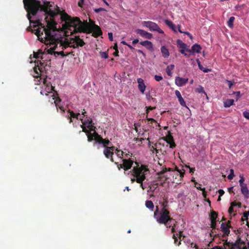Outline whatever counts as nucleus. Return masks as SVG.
<instances>
[{
    "label": "nucleus",
    "mask_w": 249,
    "mask_h": 249,
    "mask_svg": "<svg viewBox=\"0 0 249 249\" xmlns=\"http://www.w3.org/2000/svg\"><path fill=\"white\" fill-rule=\"evenodd\" d=\"M234 177V171L233 169H230V174L227 176V178L229 180H231Z\"/></svg>",
    "instance_id": "49530a36"
},
{
    "label": "nucleus",
    "mask_w": 249,
    "mask_h": 249,
    "mask_svg": "<svg viewBox=\"0 0 249 249\" xmlns=\"http://www.w3.org/2000/svg\"><path fill=\"white\" fill-rule=\"evenodd\" d=\"M196 91L198 93H205L203 88L201 86L196 89Z\"/></svg>",
    "instance_id": "8fccbe9b"
},
{
    "label": "nucleus",
    "mask_w": 249,
    "mask_h": 249,
    "mask_svg": "<svg viewBox=\"0 0 249 249\" xmlns=\"http://www.w3.org/2000/svg\"><path fill=\"white\" fill-rule=\"evenodd\" d=\"M201 50V47L200 45L198 44H194L192 47L191 50L186 49V51L189 52H192V53H200V50Z\"/></svg>",
    "instance_id": "412c9836"
},
{
    "label": "nucleus",
    "mask_w": 249,
    "mask_h": 249,
    "mask_svg": "<svg viewBox=\"0 0 249 249\" xmlns=\"http://www.w3.org/2000/svg\"><path fill=\"white\" fill-rule=\"evenodd\" d=\"M60 18L62 21H65L67 29L72 28L76 32L92 33L93 36L96 37L102 34L100 26L94 22L92 25H90L87 21L83 22L77 17L72 18L65 12L62 14Z\"/></svg>",
    "instance_id": "7ed1b4c3"
},
{
    "label": "nucleus",
    "mask_w": 249,
    "mask_h": 249,
    "mask_svg": "<svg viewBox=\"0 0 249 249\" xmlns=\"http://www.w3.org/2000/svg\"><path fill=\"white\" fill-rule=\"evenodd\" d=\"M87 128L89 129V130L90 131V132H91V131H94V132H96L95 131L96 127H95V126H94V124L93 123L90 125H88L87 126Z\"/></svg>",
    "instance_id": "de8ad7c7"
},
{
    "label": "nucleus",
    "mask_w": 249,
    "mask_h": 249,
    "mask_svg": "<svg viewBox=\"0 0 249 249\" xmlns=\"http://www.w3.org/2000/svg\"><path fill=\"white\" fill-rule=\"evenodd\" d=\"M216 221H211V227L212 228L211 231V233H210L211 236H212V233H214L215 231V230L216 228Z\"/></svg>",
    "instance_id": "72a5a7b5"
},
{
    "label": "nucleus",
    "mask_w": 249,
    "mask_h": 249,
    "mask_svg": "<svg viewBox=\"0 0 249 249\" xmlns=\"http://www.w3.org/2000/svg\"><path fill=\"white\" fill-rule=\"evenodd\" d=\"M171 171V168H166L165 167V168H163L162 170L159 173V175L160 176H161L167 171Z\"/></svg>",
    "instance_id": "37998d69"
},
{
    "label": "nucleus",
    "mask_w": 249,
    "mask_h": 249,
    "mask_svg": "<svg viewBox=\"0 0 249 249\" xmlns=\"http://www.w3.org/2000/svg\"><path fill=\"white\" fill-rule=\"evenodd\" d=\"M147 140L148 141V147L149 148L150 152L152 153H156L157 154L159 153V151H161V149H159V145H161V144L160 142H156L153 143L149 141V139L148 138Z\"/></svg>",
    "instance_id": "9d476101"
},
{
    "label": "nucleus",
    "mask_w": 249,
    "mask_h": 249,
    "mask_svg": "<svg viewBox=\"0 0 249 249\" xmlns=\"http://www.w3.org/2000/svg\"><path fill=\"white\" fill-rule=\"evenodd\" d=\"M87 136L88 137V141L89 142H92L95 139V135L94 134V132L92 133L91 132H90L87 135Z\"/></svg>",
    "instance_id": "f704fd0d"
},
{
    "label": "nucleus",
    "mask_w": 249,
    "mask_h": 249,
    "mask_svg": "<svg viewBox=\"0 0 249 249\" xmlns=\"http://www.w3.org/2000/svg\"><path fill=\"white\" fill-rule=\"evenodd\" d=\"M196 188L198 190L202 191L203 196H204V197L206 198V194L205 188H198L197 187H196Z\"/></svg>",
    "instance_id": "864d4df0"
},
{
    "label": "nucleus",
    "mask_w": 249,
    "mask_h": 249,
    "mask_svg": "<svg viewBox=\"0 0 249 249\" xmlns=\"http://www.w3.org/2000/svg\"><path fill=\"white\" fill-rule=\"evenodd\" d=\"M146 119L148 122L149 125L154 128L160 129V124L155 119L149 118L147 117H146Z\"/></svg>",
    "instance_id": "2eb2a0df"
},
{
    "label": "nucleus",
    "mask_w": 249,
    "mask_h": 249,
    "mask_svg": "<svg viewBox=\"0 0 249 249\" xmlns=\"http://www.w3.org/2000/svg\"><path fill=\"white\" fill-rule=\"evenodd\" d=\"M196 62H197V63L198 66L199 67V69L200 70H201L202 71H203V72H207L208 71H211L210 69L205 68L203 67V66L201 65V64L200 63V61L198 59H196Z\"/></svg>",
    "instance_id": "c85d7f7f"
},
{
    "label": "nucleus",
    "mask_w": 249,
    "mask_h": 249,
    "mask_svg": "<svg viewBox=\"0 0 249 249\" xmlns=\"http://www.w3.org/2000/svg\"><path fill=\"white\" fill-rule=\"evenodd\" d=\"M233 99H227L225 102H224V106L225 107H229L233 104Z\"/></svg>",
    "instance_id": "cd10ccee"
},
{
    "label": "nucleus",
    "mask_w": 249,
    "mask_h": 249,
    "mask_svg": "<svg viewBox=\"0 0 249 249\" xmlns=\"http://www.w3.org/2000/svg\"><path fill=\"white\" fill-rule=\"evenodd\" d=\"M249 216V211H245L243 213V217L246 219L248 220V217Z\"/></svg>",
    "instance_id": "13d9d810"
},
{
    "label": "nucleus",
    "mask_w": 249,
    "mask_h": 249,
    "mask_svg": "<svg viewBox=\"0 0 249 249\" xmlns=\"http://www.w3.org/2000/svg\"><path fill=\"white\" fill-rule=\"evenodd\" d=\"M24 7L27 12V17L30 22V27H33V25H37V21H31L30 14L33 16L36 15L38 10L42 11L44 13L45 17H52L56 16L60 13V9L57 5L54 6V8H52L54 5L53 2L50 1H44L42 4L40 2L37 0H23Z\"/></svg>",
    "instance_id": "f03ea898"
},
{
    "label": "nucleus",
    "mask_w": 249,
    "mask_h": 249,
    "mask_svg": "<svg viewBox=\"0 0 249 249\" xmlns=\"http://www.w3.org/2000/svg\"><path fill=\"white\" fill-rule=\"evenodd\" d=\"M217 216V213L215 211L212 210L210 214V219L211 221H216V219Z\"/></svg>",
    "instance_id": "bb28decb"
},
{
    "label": "nucleus",
    "mask_w": 249,
    "mask_h": 249,
    "mask_svg": "<svg viewBox=\"0 0 249 249\" xmlns=\"http://www.w3.org/2000/svg\"><path fill=\"white\" fill-rule=\"evenodd\" d=\"M163 139L167 143L169 144L170 148H174L176 146V144L174 141L173 137L170 134H169L165 137H164Z\"/></svg>",
    "instance_id": "ddd939ff"
},
{
    "label": "nucleus",
    "mask_w": 249,
    "mask_h": 249,
    "mask_svg": "<svg viewBox=\"0 0 249 249\" xmlns=\"http://www.w3.org/2000/svg\"><path fill=\"white\" fill-rule=\"evenodd\" d=\"M101 56L102 57L107 59L108 57V54L107 52H100Z\"/></svg>",
    "instance_id": "3c124183"
},
{
    "label": "nucleus",
    "mask_w": 249,
    "mask_h": 249,
    "mask_svg": "<svg viewBox=\"0 0 249 249\" xmlns=\"http://www.w3.org/2000/svg\"><path fill=\"white\" fill-rule=\"evenodd\" d=\"M94 134L95 135L94 140L96 141L97 142L101 143L102 141H103V138L96 132H94Z\"/></svg>",
    "instance_id": "473e14b6"
},
{
    "label": "nucleus",
    "mask_w": 249,
    "mask_h": 249,
    "mask_svg": "<svg viewBox=\"0 0 249 249\" xmlns=\"http://www.w3.org/2000/svg\"><path fill=\"white\" fill-rule=\"evenodd\" d=\"M103 153L105 156L106 158L109 159L112 162H114V159L113 158V156L114 155V152L109 150L107 148H105L103 151Z\"/></svg>",
    "instance_id": "dca6fc26"
},
{
    "label": "nucleus",
    "mask_w": 249,
    "mask_h": 249,
    "mask_svg": "<svg viewBox=\"0 0 249 249\" xmlns=\"http://www.w3.org/2000/svg\"><path fill=\"white\" fill-rule=\"evenodd\" d=\"M183 241L185 242H186L188 243H190V246L191 247H192V248H195L196 249H198V246L196 244H194L193 242H190L188 240H186L185 238L184 239Z\"/></svg>",
    "instance_id": "a18cd8bd"
},
{
    "label": "nucleus",
    "mask_w": 249,
    "mask_h": 249,
    "mask_svg": "<svg viewBox=\"0 0 249 249\" xmlns=\"http://www.w3.org/2000/svg\"><path fill=\"white\" fill-rule=\"evenodd\" d=\"M186 167L189 169L190 173H194V172L195 171V168H191V167H190L189 166H186Z\"/></svg>",
    "instance_id": "338daca9"
},
{
    "label": "nucleus",
    "mask_w": 249,
    "mask_h": 249,
    "mask_svg": "<svg viewBox=\"0 0 249 249\" xmlns=\"http://www.w3.org/2000/svg\"><path fill=\"white\" fill-rule=\"evenodd\" d=\"M183 231H179L178 232V237L180 239V240L177 243L178 239L176 235L174 234L173 235V238L174 239V243L177 244L178 246H179L181 244V241L183 240L185 238V236L183 235Z\"/></svg>",
    "instance_id": "6ab92c4d"
},
{
    "label": "nucleus",
    "mask_w": 249,
    "mask_h": 249,
    "mask_svg": "<svg viewBox=\"0 0 249 249\" xmlns=\"http://www.w3.org/2000/svg\"><path fill=\"white\" fill-rule=\"evenodd\" d=\"M140 43L145 47L148 50L153 51L154 50L153 45L151 41L149 40L142 41Z\"/></svg>",
    "instance_id": "aec40b11"
},
{
    "label": "nucleus",
    "mask_w": 249,
    "mask_h": 249,
    "mask_svg": "<svg viewBox=\"0 0 249 249\" xmlns=\"http://www.w3.org/2000/svg\"><path fill=\"white\" fill-rule=\"evenodd\" d=\"M143 27L148 28L150 31H157L159 33L164 34V31L160 29V27L158 26V24L153 21H142V23Z\"/></svg>",
    "instance_id": "0eeeda50"
},
{
    "label": "nucleus",
    "mask_w": 249,
    "mask_h": 249,
    "mask_svg": "<svg viewBox=\"0 0 249 249\" xmlns=\"http://www.w3.org/2000/svg\"><path fill=\"white\" fill-rule=\"evenodd\" d=\"M234 20V17H230L227 21V24L228 27L230 28H232L233 27V23Z\"/></svg>",
    "instance_id": "4c0bfd02"
},
{
    "label": "nucleus",
    "mask_w": 249,
    "mask_h": 249,
    "mask_svg": "<svg viewBox=\"0 0 249 249\" xmlns=\"http://www.w3.org/2000/svg\"><path fill=\"white\" fill-rule=\"evenodd\" d=\"M161 205V209L160 210H168V201L167 198H164L163 201L161 203H160Z\"/></svg>",
    "instance_id": "393cba45"
},
{
    "label": "nucleus",
    "mask_w": 249,
    "mask_h": 249,
    "mask_svg": "<svg viewBox=\"0 0 249 249\" xmlns=\"http://www.w3.org/2000/svg\"><path fill=\"white\" fill-rule=\"evenodd\" d=\"M107 148L109 150L112 151V152H114V151L116 152V149H117L115 148L114 146H110Z\"/></svg>",
    "instance_id": "052dcab7"
},
{
    "label": "nucleus",
    "mask_w": 249,
    "mask_h": 249,
    "mask_svg": "<svg viewBox=\"0 0 249 249\" xmlns=\"http://www.w3.org/2000/svg\"><path fill=\"white\" fill-rule=\"evenodd\" d=\"M145 206L146 208H148L149 210L151 211H153V209L154 208V205L151 200H147L145 202Z\"/></svg>",
    "instance_id": "7c9ffc66"
},
{
    "label": "nucleus",
    "mask_w": 249,
    "mask_h": 249,
    "mask_svg": "<svg viewBox=\"0 0 249 249\" xmlns=\"http://www.w3.org/2000/svg\"><path fill=\"white\" fill-rule=\"evenodd\" d=\"M230 228H231V226L230 221L225 222L224 223H221L220 228L221 229V231L223 232L222 235V237H224L229 234Z\"/></svg>",
    "instance_id": "1a4fd4ad"
},
{
    "label": "nucleus",
    "mask_w": 249,
    "mask_h": 249,
    "mask_svg": "<svg viewBox=\"0 0 249 249\" xmlns=\"http://www.w3.org/2000/svg\"><path fill=\"white\" fill-rule=\"evenodd\" d=\"M100 144H102L105 148H106L110 145V142L108 139H103Z\"/></svg>",
    "instance_id": "c9c22d12"
},
{
    "label": "nucleus",
    "mask_w": 249,
    "mask_h": 249,
    "mask_svg": "<svg viewBox=\"0 0 249 249\" xmlns=\"http://www.w3.org/2000/svg\"><path fill=\"white\" fill-rule=\"evenodd\" d=\"M93 123V121L91 118L88 119L87 120L84 121L82 122V125L85 126H88V125H90Z\"/></svg>",
    "instance_id": "58836bf2"
},
{
    "label": "nucleus",
    "mask_w": 249,
    "mask_h": 249,
    "mask_svg": "<svg viewBox=\"0 0 249 249\" xmlns=\"http://www.w3.org/2000/svg\"><path fill=\"white\" fill-rule=\"evenodd\" d=\"M240 190H241V194L243 195L244 197L246 199H249V191L247 184L240 186Z\"/></svg>",
    "instance_id": "a211bd4d"
},
{
    "label": "nucleus",
    "mask_w": 249,
    "mask_h": 249,
    "mask_svg": "<svg viewBox=\"0 0 249 249\" xmlns=\"http://www.w3.org/2000/svg\"><path fill=\"white\" fill-rule=\"evenodd\" d=\"M239 178H240V179L238 181L239 186L245 185L246 183H244L245 182V178L242 175H239Z\"/></svg>",
    "instance_id": "c03bdc74"
},
{
    "label": "nucleus",
    "mask_w": 249,
    "mask_h": 249,
    "mask_svg": "<svg viewBox=\"0 0 249 249\" xmlns=\"http://www.w3.org/2000/svg\"><path fill=\"white\" fill-rule=\"evenodd\" d=\"M165 23L166 25H167L169 28L172 29L175 32H176L177 30L176 29L175 24L171 21V20H169V19H166L165 20Z\"/></svg>",
    "instance_id": "a878e982"
},
{
    "label": "nucleus",
    "mask_w": 249,
    "mask_h": 249,
    "mask_svg": "<svg viewBox=\"0 0 249 249\" xmlns=\"http://www.w3.org/2000/svg\"><path fill=\"white\" fill-rule=\"evenodd\" d=\"M115 153L118 157L121 158L122 160L123 159H124L123 158V155L124 153L123 151H122L121 150H119L118 149H116Z\"/></svg>",
    "instance_id": "e433bc0d"
},
{
    "label": "nucleus",
    "mask_w": 249,
    "mask_h": 249,
    "mask_svg": "<svg viewBox=\"0 0 249 249\" xmlns=\"http://www.w3.org/2000/svg\"><path fill=\"white\" fill-rule=\"evenodd\" d=\"M226 82L228 83L229 88L231 89L232 86L233 85L234 82L229 80H226Z\"/></svg>",
    "instance_id": "4d7b16f0"
},
{
    "label": "nucleus",
    "mask_w": 249,
    "mask_h": 249,
    "mask_svg": "<svg viewBox=\"0 0 249 249\" xmlns=\"http://www.w3.org/2000/svg\"><path fill=\"white\" fill-rule=\"evenodd\" d=\"M84 1H85V0H80V1L78 3L79 7L82 8L84 3Z\"/></svg>",
    "instance_id": "0e129e2a"
},
{
    "label": "nucleus",
    "mask_w": 249,
    "mask_h": 249,
    "mask_svg": "<svg viewBox=\"0 0 249 249\" xmlns=\"http://www.w3.org/2000/svg\"><path fill=\"white\" fill-rule=\"evenodd\" d=\"M137 165L134 167L132 170V175L136 178L137 183H142L146 178V175L149 172V169L143 165L140 166L137 162Z\"/></svg>",
    "instance_id": "39448f33"
},
{
    "label": "nucleus",
    "mask_w": 249,
    "mask_h": 249,
    "mask_svg": "<svg viewBox=\"0 0 249 249\" xmlns=\"http://www.w3.org/2000/svg\"><path fill=\"white\" fill-rule=\"evenodd\" d=\"M137 82L138 83L139 89L142 93H144L145 90L146 86L145 85L143 80L141 78H139L137 79Z\"/></svg>",
    "instance_id": "f3484780"
},
{
    "label": "nucleus",
    "mask_w": 249,
    "mask_h": 249,
    "mask_svg": "<svg viewBox=\"0 0 249 249\" xmlns=\"http://www.w3.org/2000/svg\"><path fill=\"white\" fill-rule=\"evenodd\" d=\"M243 116L246 119L249 120V112L247 111H245L243 112Z\"/></svg>",
    "instance_id": "bf43d9fd"
},
{
    "label": "nucleus",
    "mask_w": 249,
    "mask_h": 249,
    "mask_svg": "<svg viewBox=\"0 0 249 249\" xmlns=\"http://www.w3.org/2000/svg\"><path fill=\"white\" fill-rule=\"evenodd\" d=\"M154 78L157 81H160L163 79V77L160 75H155L154 76Z\"/></svg>",
    "instance_id": "5fc2aeb1"
},
{
    "label": "nucleus",
    "mask_w": 249,
    "mask_h": 249,
    "mask_svg": "<svg viewBox=\"0 0 249 249\" xmlns=\"http://www.w3.org/2000/svg\"><path fill=\"white\" fill-rule=\"evenodd\" d=\"M160 50L162 55L164 58H167L169 56V52L168 49L165 46H161Z\"/></svg>",
    "instance_id": "5701e85b"
},
{
    "label": "nucleus",
    "mask_w": 249,
    "mask_h": 249,
    "mask_svg": "<svg viewBox=\"0 0 249 249\" xmlns=\"http://www.w3.org/2000/svg\"><path fill=\"white\" fill-rule=\"evenodd\" d=\"M177 44L178 46L181 49H186V44L182 42L180 39H178L177 40Z\"/></svg>",
    "instance_id": "c756f323"
},
{
    "label": "nucleus",
    "mask_w": 249,
    "mask_h": 249,
    "mask_svg": "<svg viewBox=\"0 0 249 249\" xmlns=\"http://www.w3.org/2000/svg\"><path fill=\"white\" fill-rule=\"evenodd\" d=\"M135 33L141 36L146 38L150 39L152 38L153 35L151 33L148 32L143 29H136Z\"/></svg>",
    "instance_id": "f8f14e48"
},
{
    "label": "nucleus",
    "mask_w": 249,
    "mask_h": 249,
    "mask_svg": "<svg viewBox=\"0 0 249 249\" xmlns=\"http://www.w3.org/2000/svg\"><path fill=\"white\" fill-rule=\"evenodd\" d=\"M48 17L45 18V21L47 22V28L45 27L39 21H37V25H33L34 29H30L29 27V31L34 32L37 36L38 39L42 42L46 44L48 47L45 49L49 54H57L63 56L69 55L71 53H67L65 54L64 52L60 51V49H64L70 47L76 48L78 46L77 44L71 45L68 38L63 37L61 34H57L58 30L56 25L57 22L55 21V18Z\"/></svg>",
    "instance_id": "f257e3e1"
},
{
    "label": "nucleus",
    "mask_w": 249,
    "mask_h": 249,
    "mask_svg": "<svg viewBox=\"0 0 249 249\" xmlns=\"http://www.w3.org/2000/svg\"><path fill=\"white\" fill-rule=\"evenodd\" d=\"M94 11L96 13H99V12H100V11H107V10L103 8H100L98 9H94Z\"/></svg>",
    "instance_id": "6e6d98bb"
},
{
    "label": "nucleus",
    "mask_w": 249,
    "mask_h": 249,
    "mask_svg": "<svg viewBox=\"0 0 249 249\" xmlns=\"http://www.w3.org/2000/svg\"><path fill=\"white\" fill-rule=\"evenodd\" d=\"M218 193L219 195L220 196H222L224 195V192L222 190H219L218 191Z\"/></svg>",
    "instance_id": "774afa93"
},
{
    "label": "nucleus",
    "mask_w": 249,
    "mask_h": 249,
    "mask_svg": "<svg viewBox=\"0 0 249 249\" xmlns=\"http://www.w3.org/2000/svg\"><path fill=\"white\" fill-rule=\"evenodd\" d=\"M175 93L176 96L178 98L181 97V95L178 90H175Z\"/></svg>",
    "instance_id": "680f3d73"
},
{
    "label": "nucleus",
    "mask_w": 249,
    "mask_h": 249,
    "mask_svg": "<svg viewBox=\"0 0 249 249\" xmlns=\"http://www.w3.org/2000/svg\"><path fill=\"white\" fill-rule=\"evenodd\" d=\"M188 81V78H184L181 77H176L175 78V84L179 87H182L185 85Z\"/></svg>",
    "instance_id": "4468645a"
},
{
    "label": "nucleus",
    "mask_w": 249,
    "mask_h": 249,
    "mask_svg": "<svg viewBox=\"0 0 249 249\" xmlns=\"http://www.w3.org/2000/svg\"><path fill=\"white\" fill-rule=\"evenodd\" d=\"M178 102H179L180 105L181 106L185 107L188 108V107L186 106V103L182 96L181 97L178 98Z\"/></svg>",
    "instance_id": "a19ab883"
},
{
    "label": "nucleus",
    "mask_w": 249,
    "mask_h": 249,
    "mask_svg": "<svg viewBox=\"0 0 249 249\" xmlns=\"http://www.w3.org/2000/svg\"><path fill=\"white\" fill-rule=\"evenodd\" d=\"M154 217L159 224H164L167 228L171 227L170 223L174 220L170 215L169 210H159V206H156Z\"/></svg>",
    "instance_id": "20e7f679"
},
{
    "label": "nucleus",
    "mask_w": 249,
    "mask_h": 249,
    "mask_svg": "<svg viewBox=\"0 0 249 249\" xmlns=\"http://www.w3.org/2000/svg\"><path fill=\"white\" fill-rule=\"evenodd\" d=\"M81 126L82 128V131L86 133V135L90 132V131L87 128V126L82 124Z\"/></svg>",
    "instance_id": "09e8293b"
},
{
    "label": "nucleus",
    "mask_w": 249,
    "mask_h": 249,
    "mask_svg": "<svg viewBox=\"0 0 249 249\" xmlns=\"http://www.w3.org/2000/svg\"><path fill=\"white\" fill-rule=\"evenodd\" d=\"M211 249H225V248L222 246H215L214 247H213Z\"/></svg>",
    "instance_id": "69168bd1"
},
{
    "label": "nucleus",
    "mask_w": 249,
    "mask_h": 249,
    "mask_svg": "<svg viewBox=\"0 0 249 249\" xmlns=\"http://www.w3.org/2000/svg\"><path fill=\"white\" fill-rule=\"evenodd\" d=\"M61 101V98L57 96L55 99L53 101V103L55 104V107H56V109L58 110V108H59L62 112V113H64L65 112V109L62 106H59L58 105V103L60 102Z\"/></svg>",
    "instance_id": "b1692460"
},
{
    "label": "nucleus",
    "mask_w": 249,
    "mask_h": 249,
    "mask_svg": "<svg viewBox=\"0 0 249 249\" xmlns=\"http://www.w3.org/2000/svg\"><path fill=\"white\" fill-rule=\"evenodd\" d=\"M174 65L171 64L170 65H169L167 67L166 69V72L168 75L171 76L172 72L171 71L173 70L174 68Z\"/></svg>",
    "instance_id": "2f4dec72"
},
{
    "label": "nucleus",
    "mask_w": 249,
    "mask_h": 249,
    "mask_svg": "<svg viewBox=\"0 0 249 249\" xmlns=\"http://www.w3.org/2000/svg\"><path fill=\"white\" fill-rule=\"evenodd\" d=\"M178 173L177 174V176L179 178V181H182L183 178L184 177V171L181 172L180 170H178Z\"/></svg>",
    "instance_id": "ea45409f"
},
{
    "label": "nucleus",
    "mask_w": 249,
    "mask_h": 249,
    "mask_svg": "<svg viewBox=\"0 0 249 249\" xmlns=\"http://www.w3.org/2000/svg\"><path fill=\"white\" fill-rule=\"evenodd\" d=\"M146 98L147 100H149L150 99H154V98L152 97V96L150 95V92L147 93L146 94Z\"/></svg>",
    "instance_id": "e2e57ef3"
},
{
    "label": "nucleus",
    "mask_w": 249,
    "mask_h": 249,
    "mask_svg": "<svg viewBox=\"0 0 249 249\" xmlns=\"http://www.w3.org/2000/svg\"><path fill=\"white\" fill-rule=\"evenodd\" d=\"M48 63L50 64V60L46 61L45 60H42L36 61V65L34 68V71L36 74V75H34L35 77H39L40 79H42L40 76V73L42 71L43 69H44L45 70L48 69L47 67H49V66L47 64Z\"/></svg>",
    "instance_id": "423d86ee"
},
{
    "label": "nucleus",
    "mask_w": 249,
    "mask_h": 249,
    "mask_svg": "<svg viewBox=\"0 0 249 249\" xmlns=\"http://www.w3.org/2000/svg\"><path fill=\"white\" fill-rule=\"evenodd\" d=\"M69 112L71 113V116H73V118H76L77 119H79V116H80V113H75L73 111L69 110Z\"/></svg>",
    "instance_id": "79ce46f5"
},
{
    "label": "nucleus",
    "mask_w": 249,
    "mask_h": 249,
    "mask_svg": "<svg viewBox=\"0 0 249 249\" xmlns=\"http://www.w3.org/2000/svg\"><path fill=\"white\" fill-rule=\"evenodd\" d=\"M123 163L119 164L118 162H115V164L117 165L119 170L124 169V171H127L131 169L133 164V161L129 159H123Z\"/></svg>",
    "instance_id": "6e6552de"
},
{
    "label": "nucleus",
    "mask_w": 249,
    "mask_h": 249,
    "mask_svg": "<svg viewBox=\"0 0 249 249\" xmlns=\"http://www.w3.org/2000/svg\"><path fill=\"white\" fill-rule=\"evenodd\" d=\"M43 84L46 86V90H47L48 93L52 92L53 91L57 92L55 90V87L53 86L51 82L47 81V77L43 79Z\"/></svg>",
    "instance_id": "9b49d317"
},
{
    "label": "nucleus",
    "mask_w": 249,
    "mask_h": 249,
    "mask_svg": "<svg viewBox=\"0 0 249 249\" xmlns=\"http://www.w3.org/2000/svg\"><path fill=\"white\" fill-rule=\"evenodd\" d=\"M73 40L76 43L77 46H83L85 44L84 41L79 36H75Z\"/></svg>",
    "instance_id": "4be33fe9"
},
{
    "label": "nucleus",
    "mask_w": 249,
    "mask_h": 249,
    "mask_svg": "<svg viewBox=\"0 0 249 249\" xmlns=\"http://www.w3.org/2000/svg\"><path fill=\"white\" fill-rule=\"evenodd\" d=\"M233 94L236 95V99H235V100H236V101H238L240 97H241V92L240 91H233Z\"/></svg>",
    "instance_id": "603ef678"
}]
</instances>
